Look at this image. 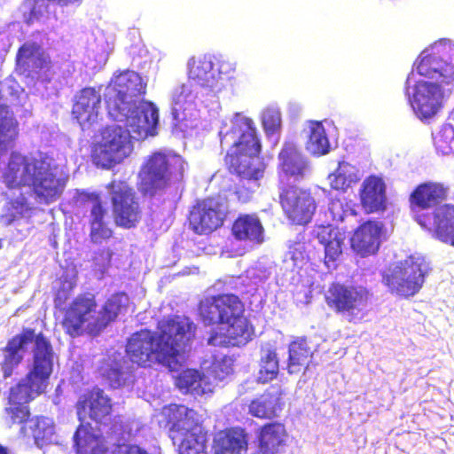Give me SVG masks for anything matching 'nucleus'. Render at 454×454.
<instances>
[{
	"label": "nucleus",
	"instance_id": "obj_1",
	"mask_svg": "<svg viewBox=\"0 0 454 454\" xmlns=\"http://www.w3.org/2000/svg\"><path fill=\"white\" fill-rule=\"evenodd\" d=\"M4 358L2 364L4 377L9 378L30 353L27 361V372L9 390L5 421L9 427L13 424H23L20 433L24 436H32L35 444L43 449L44 446L57 444L55 425L52 419L35 417L29 419V403L45 392L54 370L53 346L43 332L31 327H23L20 333L8 340L2 348Z\"/></svg>",
	"mask_w": 454,
	"mask_h": 454
},
{
	"label": "nucleus",
	"instance_id": "obj_2",
	"mask_svg": "<svg viewBox=\"0 0 454 454\" xmlns=\"http://www.w3.org/2000/svg\"><path fill=\"white\" fill-rule=\"evenodd\" d=\"M197 325L188 317L172 315L157 325V331L141 329L127 340L125 356L137 368L162 365L176 371L182 351L195 338Z\"/></svg>",
	"mask_w": 454,
	"mask_h": 454
},
{
	"label": "nucleus",
	"instance_id": "obj_3",
	"mask_svg": "<svg viewBox=\"0 0 454 454\" xmlns=\"http://www.w3.org/2000/svg\"><path fill=\"white\" fill-rule=\"evenodd\" d=\"M219 135L221 146L227 147L225 167L239 178L234 193L240 203H247L265 172V164L254 160L260 158L262 149L256 124L253 119L236 114L230 127Z\"/></svg>",
	"mask_w": 454,
	"mask_h": 454
},
{
	"label": "nucleus",
	"instance_id": "obj_4",
	"mask_svg": "<svg viewBox=\"0 0 454 454\" xmlns=\"http://www.w3.org/2000/svg\"><path fill=\"white\" fill-rule=\"evenodd\" d=\"M245 303L231 293L207 296L198 303V316L206 326L225 325L224 332L212 331L207 344L242 347L253 340L254 327L245 315Z\"/></svg>",
	"mask_w": 454,
	"mask_h": 454
},
{
	"label": "nucleus",
	"instance_id": "obj_5",
	"mask_svg": "<svg viewBox=\"0 0 454 454\" xmlns=\"http://www.w3.org/2000/svg\"><path fill=\"white\" fill-rule=\"evenodd\" d=\"M168 436L178 446V454H207V432L196 411L184 405L169 404L165 412Z\"/></svg>",
	"mask_w": 454,
	"mask_h": 454
},
{
	"label": "nucleus",
	"instance_id": "obj_6",
	"mask_svg": "<svg viewBox=\"0 0 454 454\" xmlns=\"http://www.w3.org/2000/svg\"><path fill=\"white\" fill-rule=\"evenodd\" d=\"M184 160L177 154L155 152L142 165L138 177V190L144 197L161 195L174 179L183 177Z\"/></svg>",
	"mask_w": 454,
	"mask_h": 454
},
{
	"label": "nucleus",
	"instance_id": "obj_7",
	"mask_svg": "<svg viewBox=\"0 0 454 454\" xmlns=\"http://www.w3.org/2000/svg\"><path fill=\"white\" fill-rule=\"evenodd\" d=\"M145 92L146 84L137 74L119 76L104 94L108 114L115 121H125Z\"/></svg>",
	"mask_w": 454,
	"mask_h": 454
},
{
	"label": "nucleus",
	"instance_id": "obj_8",
	"mask_svg": "<svg viewBox=\"0 0 454 454\" xmlns=\"http://www.w3.org/2000/svg\"><path fill=\"white\" fill-rule=\"evenodd\" d=\"M425 275L423 262L411 255L385 269L381 272V279L390 294L408 299L422 288Z\"/></svg>",
	"mask_w": 454,
	"mask_h": 454
},
{
	"label": "nucleus",
	"instance_id": "obj_9",
	"mask_svg": "<svg viewBox=\"0 0 454 454\" xmlns=\"http://www.w3.org/2000/svg\"><path fill=\"white\" fill-rule=\"evenodd\" d=\"M132 150L130 131L119 125L100 129V139L94 143L91 159L97 167L109 169L120 164Z\"/></svg>",
	"mask_w": 454,
	"mask_h": 454
},
{
	"label": "nucleus",
	"instance_id": "obj_10",
	"mask_svg": "<svg viewBox=\"0 0 454 454\" xmlns=\"http://www.w3.org/2000/svg\"><path fill=\"white\" fill-rule=\"evenodd\" d=\"M370 296L365 287L333 282L325 294V301L333 312L341 315L349 323L357 324L365 315L364 307Z\"/></svg>",
	"mask_w": 454,
	"mask_h": 454
},
{
	"label": "nucleus",
	"instance_id": "obj_11",
	"mask_svg": "<svg viewBox=\"0 0 454 454\" xmlns=\"http://www.w3.org/2000/svg\"><path fill=\"white\" fill-rule=\"evenodd\" d=\"M113 219L124 229L135 228L142 219V208L134 188L128 182L114 179L107 185Z\"/></svg>",
	"mask_w": 454,
	"mask_h": 454
},
{
	"label": "nucleus",
	"instance_id": "obj_12",
	"mask_svg": "<svg viewBox=\"0 0 454 454\" xmlns=\"http://www.w3.org/2000/svg\"><path fill=\"white\" fill-rule=\"evenodd\" d=\"M188 68L189 80L194 85L213 93L221 92L228 85H231L235 79L234 65L229 61L219 63L218 75L215 77L213 72V62L206 55L190 59Z\"/></svg>",
	"mask_w": 454,
	"mask_h": 454
},
{
	"label": "nucleus",
	"instance_id": "obj_13",
	"mask_svg": "<svg viewBox=\"0 0 454 454\" xmlns=\"http://www.w3.org/2000/svg\"><path fill=\"white\" fill-rule=\"evenodd\" d=\"M98 302L91 293L78 294L66 309L61 322L67 333L74 337L82 334L85 330L88 333L97 335L94 329L97 320Z\"/></svg>",
	"mask_w": 454,
	"mask_h": 454
},
{
	"label": "nucleus",
	"instance_id": "obj_14",
	"mask_svg": "<svg viewBox=\"0 0 454 454\" xmlns=\"http://www.w3.org/2000/svg\"><path fill=\"white\" fill-rule=\"evenodd\" d=\"M228 213L226 202L219 196L199 200L189 213L190 227L196 234L208 235L223 225Z\"/></svg>",
	"mask_w": 454,
	"mask_h": 454
},
{
	"label": "nucleus",
	"instance_id": "obj_15",
	"mask_svg": "<svg viewBox=\"0 0 454 454\" xmlns=\"http://www.w3.org/2000/svg\"><path fill=\"white\" fill-rule=\"evenodd\" d=\"M24 90L12 76L0 82V156L9 150L18 136V121L7 103H20V94Z\"/></svg>",
	"mask_w": 454,
	"mask_h": 454
},
{
	"label": "nucleus",
	"instance_id": "obj_16",
	"mask_svg": "<svg viewBox=\"0 0 454 454\" xmlns=\"http://www.w3.org/2000/svg\"><path fill=\"white\" fill-rule=\"evenodd\" d=\"M279 203L287 218L294 224L308 223L317 209V202L309 189L296 184L278 186Z\"/></svg>",
	"mask_w": 454,
	"mask_h": 454
},
{
	"label": "nucleus",
	"instance_id": "obj_17",
	"mask_svg": "<svg viewBox=\"0 0 454 454\" xmlns=\"http://www.w3.org/2000/svg\"><path fill=\"white\" fill-rule=\"evenodd\" d=\"M17 66L32 67L29 75L35 79V85L44 89L47 96H57L56 82L52 81L53 74L48 57L38 53L31 46L22 45L16 56Z\"/></svg>",
	"mask_w": 454,
	"mask_h": 454
},
{
	"label": "nucleus",
	"instance_id": "obj_18",
	"mask_svg": "<svg viewBox=\"0 0 454 454\" xmlns=\"http://www.w3.org/2000/svg\"><path fill=\"white\" fill-rule=\"evenodd\" d=\"M442 98L443 91L439 84L419 81L415 85L411 106L420 120H427L440 110Z\"/></svg>",
	"mask_w": 454,
	"mask_h": 454
},
{
	"label": "nucleus",
	"instance_id": "obj_19",
	"mask_svg": "<svg viewBox=\"0 0 454 454\" xmlns=\"http://www.w3.org/2000/svg\"><path fill=\"white\" fill-rule=\"evenodd\" d=\"M278 186L292 184V178L297 181L304 177L307 161L294 143L284 144L278 153Z\"/></svg>",
	"mask_w": 454,
	"mask_h": 454
},
{
	"label": "nucleus",
	"instance_id": "obj_20",
	"mask_svg": "<svg viewBox=\"0 0 454 454\" xmlns=\"http://www.w3.org/2000/svg\"><path fill=\"white\" fill-rule=\"evenodd\" d=\"M100 106V90L86 87L78 92L72 108V114L82 129H89L98 122Z\"/></svg>",
	"mask_w": 454,
	"mask_h": 454
},
{
	"label": "nucleus",
	"instance_id": "obj_21",
	"mask_svg": "<svg viewBox=\"0 0 454 454\" xmlns=\"http://www.w3.org/2000/svg\"><path fill=\"white\" fill-rule=\"evenodd\" d=\"M312 236L324 247V263L327 268L337 267V262L342 254L345 235L333 224L316 225Z\"/></svg>",
	"mask_w": 454,
	"mask_h": 454
},
{
	"label": "nucleus",
	"instance_id": "obj_22",
	"mask_svg": "<svg viewBox=\"0 0 454 454\" xmlns=\"http://www.w3.org/2000/svg\"><path fill=\"white\" fill-rule=\"evenodd\" d=\"M359 200L365 213L384 212L387 203L383 179L374 175L365 177L359 189Z\"/></svg>",
	"mask_w": 454,
	"mask_h": 454
},
{
	"label": "nucleus",
	"instance_id": "obj_23",
	"mask_svg": "<svg viewBox=\"0 0 454 454\" xmlns=\"http://www.w3.org/2000/svg\"><path fill=\"white\" fill-rule=\"evenodd\" d=\"M288 433L283 423L273 421L262 425L257 432L259 454H282L287 445Z\"/></svg>",
	"mask_w": 454,
	"mask_h": 454
},
{
	"label": "nucleus",
	"instance_id": "obj_24",
	"mask_svg": "<svg viewBox=\"0 0 454 454\" xmlns=\"http://www.w3.org/2000/svg\"><path fill=\"white\" fill-rule=\"evenodd\" d=\"M381 225L375 221L360 224L350 239L351 248L362 257L374 254L380 245Z\"/></svg>",
	"mask_w": 454,
	"mask_h": 454
},
{
	"label": "nucleus",
	"instance_id": "obj_25",
	"mask_svg": "<svg viewBox=\"0 0 454 454\" xmlns=\"http://www.w3.org/2000/svg\"><path fill=\"white\" fill-rule=\"evenodd\" d=\"M247 449V434L241 427H227L214 434L212 442L214 454H244Z\"/></svg>",
	"mask_w": 454,
	"mask_h": 454
},
{
	"label": "nucleus",
	"instance_id": "obj_26",
	"mask_svg": "<svg viewBox=\"0 0 454 454\" xmlns=\"http://www.w3.org/2000/svg\"><path fill=\"white\" fill-rule=\"evenodd\" d=\"M125 121L133 132L154 135L159 123V111L153 103L139 99Z\"/></svg>",
	"mask_w": 454,
	"mask_h": 454
},
{
	"label": "nucleus",
	"instance_id": "obj_27",
	"mask_svg": "<svg viewBox=\"0 0 454 454\" xmlns=\"http://www.w3.org/2000/svg\"><path fill=\"white\" fill-rule=\"evenodd\" d=\"M284 391L279 386H270L262 395L253 399L248 412L253 417L271 419L282 410Z\"/></svg>",
	"mask_w": 454,
	"mask_h": 454
},
{
	"label": "nucleus",
	"instance_id": "obj_28",
	"mask_svg": "<svg viewBox=\"0 0 454 454\" xmlns=\"http://www.w3.org/2000/svg\"><path fill=\"white\" fill-rule=\"evenodd\" d=\"M448 197V188L442 184L428 182L419 184L409 198L410 207L412 211L431 208Z\"/></svg>",
	"mask_w": 454,
	"mask_h": 454
},
{
	"label": "nucleus",
	"instance_id": "obj_29",
	"mask_svg": "<svg viewBox=\"0 0 454 454\" xmlns=\"http://www.w3.org/2000/svg\"><path fill=\"white\" fill-rule=\"evenodd\" d=\"M6 203L3 207L4 214L0 215V223L10 226L29 215L32 207L22 189H12L3 192Z\"/></svg>",
	"mask_w": 454,
	"mask_h": 454
},
{
	"label": "nucleus",
	"instance_id": "obj_30",
	"mask_svg": "<svg viewBox=\"0 0 454 454\" xmlns=\"http://www.w3.org/2000/svg\"><path fill=\"white\" fill-rule=\"evenodd\" d=\"M231 234L239 241L260 244L263 241V226L255 214H240L233 221Z\"/></svg>",
	"mask_w": 454,
	"mask_h": 454
},
{
	"label": "nucleus",
	"instance_id": "obj_31",
	"mask_svg": "<svg viewBox=\"0 0 454 454\" xmlns=\"http://www.w3.org/2000/svg\"><path fill=\"white\" fill-rule=\"evenodd\" d=\"M434 233L439 240L454 247V205L444 204L434 209Z\"/></svg>",
	"mask_w": 454,
	"mask_h": 454
},
{
	"label": "nucleus",
	"instance_id": "obj_32",
	"mask_svg": "<svg viewBox=\"0 0 454 454\" xmlns=\"http://www.w3.org/2000/svg\"><path fill=\"white\" fill-rule=\"evenodd\" d=\"M74 440L77 454H106L108 450L102 435H97L82 426L76 429Z\"/></svg>",
	"mask_w": 454,
	"mask_h": 454
},
{
	"label": "nucleus",
	"instance_id": "obj_33",
	"mask_svg": "<svg viewBox=\"0 0 454 454\" xmlns=\"http://www.w3.org/2000/svg\"><path fill=\"white\" fill-rule=\"evenodd\" d=\"M56 4L57 0H23L19 11L22 14L23 22L31 26L50 14L56 18Z\"/></svg>",
	"mask_w": 454,
	"mask_h": 454
},
{
	"label": "nucleus",
	"instance_id": "obj_34",
	"mask_svg": "<svg viewBox=\"0 0 454 454\" xmlns=\"http://www.w3.org/2000/svg\"><path fill=\"white\" fill-rule=\"evenodd\" d=\"M313 356L306 338H297L289 344L287 370L290 374L305 371Z\"/></svg>",
	"mask_w": 454,
	"mask_h": 454
},
{
	"label": "nucleus",
	"instance_id": "obj_35",
	"mask_svg": "<svg viewBox=\"0 0 454 454\" xmlns=\"http://www.w3.org/2000/svg\"><path fill=\"white\" fill-rule=\"evenodd\" d=\"M83 410H89V416L96 422H100L112 412L111 399L99 388H93L81 403Z\"/></svg>",
	"mask_w": 454,
	"mask_h": 454
},
{
	"label": "nucleus",
	"instance_id": "obj_36",
	"mask_svg": "<svg viewBox=\"0 0 454 454\" xmlns=\"http://www.w3.org/2000/svg\"><path fill=\"white\" fill-rule=\"evenodd\" d=\"M330 187L337 192H346L359 180L358 169L348 162H339L338 168L328 176Z\"/></svg>",
	"mask_w": 454,
	"mask_h": 454
},
{
	"label": "nucleus",
	"instance_id": "obj_37",
	"mask_svg": "<svg viewBox=\"0 0 454 454\" xmlns=\"http://www.w3.org/2000/svg\"><path fill=\"white\" fill-rule=\"evenodd\" d=\"M123 306V295L114 294L106 299L100 309H97V320L94 326L97 335L116 320Z\"/></svg>",
	"mask_w": 454,
	"mask_h": 454
},
{
	"label": "nucleus",
	"instance_id": "obj_38",
	"mask_svg": "<svg viewBox=\"0 0 454 454\" xmlns=\"http://www.w3.org/2000/svg\"><path fill=\"white\" fill-rule=\"evenodd\" d=\"M204 375L194 369L182 371L176 379V386L185 393L201 395L207 392L203 386Z\"/></svg>",
	"mask_w": 454,
	"mask_h": 454
},
{
	"label": "nucleus",
	"instance_id": "obj_39",
	"mask_svg": "<svg viewBox=\"0 0 454 454\" xmlns=\"http://www.w3.org/2000/svg\"><path fill=\"white\" fill-rule=\"evenodd\" d=\"M443 70L442 61L434 54H427L423 56L417 65V71L422 76L434 77L435 74L443 77H453L454 68L451 66L445 65Z\"/></svg>",
	"mask_w": 454,
	"mask_h": 454
},
{
	"label": "nucleus",
	"instance_id": "obj_40",
	"mask_svg": "<svg viewBox=\"0 0 454 454\" xmlns=\"http://www.w3.org/2000/svg\"><path fill=\"white\" fill-rule=\"evenodd\" d=\"M307 149L312 154L320 156L328 153L329 141L324 126L319 121H312L309 126V135L307 141Z\"/></svg>",
	"mask_w": 454,
	"mask_h": 454
},
{
	"label": "nucleus",
	"instance_id": "obj_41",
	"mask_svg": "<svg viewBox=\"0 0 454 454\" xmlns=\"http://www.w3.org/2000/svg\"><path fill=\"white\" fill-rule=\"evenodd\" d=\"M278 374V359L275 350L268 349L261 358L259 381L268 383L276 379Z\"/></svg>",
	"mask_w": 454,
	"mask_h": 454
},
{
	"label": "nucleus",
	"instance_id": "obj_42",
	"mask_svg": "<svg viewBox=\"0 0 454 454\" xmlns=\"http://www.w3.org/2000/svg\"><path fill=\"white\" fill-rule=\"evenodd\" d=\"M77 270L74 265L61 269L59 272V301L67 300L76 286Z\"/></svg>",
	"mask_w": 454,
	"mask_h": 454
},
{
	"label": "nucleus",
	"instance_id": "obj_43",
	"mask_svg": "<svg viewBox=\"0 0 454 454\" xmlns=\"http://www.w3.org/2000/svg\"><path fill=\"white\" fill-rule=\"evenodd\" d=\"M233 372V362L229 356L215 359L208 368V378L222 381Z\"/></svg>",
	"mask_w": 454,
	"mask_h": 454
},
{
	"label": "nucleus",
	"instance_id": "obj_44",
	"mask_svg": "<svg viewBox=\"0 0 454 454\" xmlns=\"http://www.w3.org/2000/svg\"><path fill=\"white\" fill-rule=\"evenodd\" d=\"M262 124L266 135H271L281 128V114L275 108H266L262 114Z\"/></svg>",
	"mask_w": 454,
	"mask_h": 454
},
{
	"label": "nucleus",
	"instance_id": "obj_45",
	"mask_svg": "<svg viewBox=\"0 0 454 454\" xmlns=\"http://www.w3.org/2000/svg\"><path fill=\"white\" fill-rule=\"evenodd\" d=\"M454 134L450 129H442L434 137V145L438 153L446 155L453 151Z\"/></svg>",
	"mask_w": 454,
	"mask_h": 454
},
{
	"label": "nucleus",
	"instance_id": "obj_46",
	"mask_svg": "<svg viewBox=\"0 0 454 454\" xmlns=\"http://www.w3.org/2000/svg\"><path fill=\"white\" fill-rule=\"evenodd\" d=\"M112 387L116 388L125 384L122 367L119 362H113L103 372Z\"/></svg>",
	"mask_w": 454,
	"mask_h": 454
},
{
	"label": "nucleus",
	"instance_id": "obj_47",
	"mask_svg": "<svg viewBox=\"0 0 454 454\" xmlns=\"http://www.w3.org/2000/svg\"><path fill=\"white\" fill-rule=\"evenodd\" d=\"M89 199L93 203V206L90 210L91 219L90 224L95 225L99 223H105L104 218L106 215V210L103 206L99 195L97 193H91L89 195Z\"/></svg>",
	"mask_w": 454,
	"mask_h": 454
},
{
	"label": "nucleus",
	"instance_id": "obj_48",
	"mask_svg": "<svg viewBox=\"0 0 454 454\" xmlns=\"http://www.w3.org/2000/svg\"><path fill=\"white\" fill-rule=\"evenodd\" d=\"M113 230L106 223L90 225V238L92 243L99 245L113 236Z\"/></svg>",
	"mask_w": 454,
	"mask_h": 454
},
{
	"label": "nucleus",
	"instance_id": "obj_49",
	"mask_svg": "<svg viewBox=\"0 0 454 454\" xmlns=\"http://www.w3.org/2000/svg\"><path fill=\"white\" fill-rule=\"evenodd\" d=\"M111 454H152L146 449L136 443L117 444Z\"/></svg>",
	"mask_w": 454,
	"mask_h": 454
},
{
	"label": "nucleus",
	"instance_id": "obj_50",
	"mask_svg": "<svg viewBox=\"0 0 454 454\" xmlns=\"http://www.w3.org/2000/svg\"><path fill=\"white\" fill-rule=\"evenodd\" d=\"M54 281L52 282L51 286V297H52V303H53V316L55 317V326L57 325V287L54 286Z\"/></svg>",
	"mask_w": 454,
	"mask_h": 454
},
{
	"label": "nucleus",
	"instance_id": "obj_51",
	"mask_svg": "<svg viewBox=\"0 0 454 454\" xmlns=\"http://www.w3.org/2000/svg\"><path fill=\"white\" fill-rule=\"evenodd\" d=\"M50 243L53 248H57V234L54 231L50 236Z\"/></svg>",
	"mask_w": 454,
	"mask_h": 454
},
{
	"label": "nucleus",
	"instance_id": "obj_52",
	"mask_svg": "<svg viewBox=\"0 0 454 454\" xmlns=\"http://www.w3.org/2000/svg\"><path fill=\"white\" fill-rule=\"evenodd\" d=\"M80 0H59V4L60 5H67L69 4H74L79 2Z\"/></svg>",
	"mask_w": 454,
	"mask_h": 454
},
{
	"label": "nucleus",
	"instance_id": "obj_53",
	"mask_svg": "<svg viewBox=\"0 0 454 454\" xmlns=\"http://www.w3.org/2000/svg\"><path fill=\"white\" fill-rule=\"evenodd\" d=\"M0 454H10V450L0 444Z\"/></svg>",
	"mask_w": 454,
	"mask_h": 454
},
{
	"label": "nucleus",
	"instance_id": "obj_54",
	"mask_svg": "<svg viewBox=\"0 0 454 454\" xmlns=\"http://www.w3.org/2000/svg\"><path fill=\"white\" fill-rule=\"evenodd\" d=\"M103 253L106 254V262H109L111 261L112 252L109 249H107L106 251H103Z\"/></svg>",
	"mask_w": 454,
	"mask_h": 454
},
{
	"label": "nucleus",
	"instance_id": "obj_55",
	"mask_svg": "<svg viewBox=\"0 0 454 454\" xmlns=\"http://www.w3.org/2000/svg\"><path fill=\"white\" fill-rule=\"evenodd\" d=\"M51 402H52L53 404L57 405V402H58V399H57V388L55 389L54 393L51 395Z\"/></svg>",
	"mask_w": 454,
	"mask_h": 454
},
{
	"label": "nucleus",
	"instance_id": "obj_56",
	"mask_svg": "<svg viewBox=\"0 0 454 454\" xmlns=\"http://www.w3.org/2000/svg\"><path fill=\"white\" fill-rule=\"evenodd\" d=\"M418 223H419L421 226H423V227H427L426 223H425L421 219H419V218L418 219Z\"/></svg>",
	"mask_w": 454,
	"mask_h": 454
},
{
	"label": "nucleus",
	"instance_id": "obj_57",
	"mask_svg": "<svg viewBox=\"0 0 454 454\" xmlns=\"http://www.w3.org/2000/svg\"><path fill=\"white\" fill-rule=\"evenodd\" d=\"M2 247V239H0V248Z\"/></svg>",
	"mask_w": 454,
	"mask_h": 454
}]
</instances>
